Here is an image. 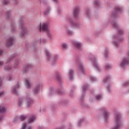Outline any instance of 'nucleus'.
<instances>
[{"label": "nucleus", "instance_id": "f257e3e1", "mask_svg": "<svg viewBox=\"0 0 129 129\" xmlns=\"http://www.w3.org/2000/svg\"><path fill=\"white\" fill-rule=\"evenodd\" d=\"M5 19L7 21H10L11 23V32L14 33L16 32L17 27H16V23L13 20V17L12 16V10H8L5 13Z\"/></svg>", "mask_w": 129, "mask_h": 129}, {"label": "nucleus", "instance_id": "f03ea898", "mask_svg": "<svg viewBox=\"0 0 129 129\" xmlns=\"http://www.w3.org/2000/svg\"><path fill=\"white\" fill-rule=\"evenodd\" d=\"M18 26L19 29L22 30V32L20 33V37H24L28 33V30H27V27L25 26V21L22 18H19L18 20Z\"/></svg>", "mask_w": 129, "mask_h": 129}, {"label": "nucleus", "instance_id": "7ed1b4c3", "mask_svg": "<svg viewBox=\"0 0 129 129\" xmlns=\"http://www.w3.org/2000/svg\"><path fill=\"white\" fill-rule=\"evenodd\" d=\"M39 32L40 33H47V36H49V24L46 23H40L39 24Z\"/></svg>", "mask_w": 129, "mask_h": 129}, {"label": "nucleus", "instance_id": "20e7f679", "mask_svg": "<svg viewBox=\"0 0 129 129\" xmlns=\"http://www.w3.org/2000/svg\"><path fill=\"white\" fill-rule=\"evenodd\" d=\"M14 58L15 59V62L14 63V68H17L19 66V59L17 58V54L16 53L12 54L7 60V63L12 61Z\"/></svg>", "mask_w": 129, "mask_h": 129}, {"label": "nucleus", "instance_id": "39448f33", "mask_svg": "<svg viewBox=\"0 0 129 129\" xmlns=\"http://www.w3.org/2000/svg\"><path fill=\"white\" fill-rule=\"evenodd\" d=\"M115 126L113 127L112 129H118L120 127L121 124L120 123V115L119 114H116L115 119Z\"/></svg>", "mask_w": 129, "mask_h": 129}, {"label": "nucleus", "instance_id": "423d86ee", "mask_svg": "<svg viewBox=\"0 0 129 129\" xmlns=\"http://www.w3.org/2000/svg\"><path fill=\"white\" fill-rule=\"evenodd\" d=\"M26 104L27 107H32V104H34V100L27 95L26 98Z\"/></svg>", "mask_w": 129, "mask_h": 129}, {"label": "nucleus", "instance_id": "0eeeda50", "mask_svg": "<svg viewBox=\"0 0 129 129\" xmlns=\"http://www.w3.org/2000/svg\"><path fill=\"white\" fill-rule=\"evenodd\" d=\"M19 87H20V83H19V82H17L16 85L11 88V92L12 94L18 95L17 89H19Z\"/></svg>", "mask_w": 129, "mask_h": 129}, {"label": "nucleus", "instance_id": "6e6552de", "mask_svg": "<svg viewBox=\"0 0 129 129\" xmlns=\"http://www.w3.org/2000/svg\"><path fill=\"white\" fill-rule=\"evenodd\" d=\"M33 65L31 63H27L24 66V68L23 70V73H26V72H28L31 68H32Z\"/></svg>", "mask_w": 129, "mask_h": 129}, {"label": "nucleus", "instance_id": "1a4fd4ad", "mask_svg": "<svg viewBox=\"0 0 129 129\" xmlns=\"http://www.w3.org/2000/svg\"><path fill=\"white\" fill-rule=\"evenodd\" d=\"M41 88V84H38L36 85L35 87L33 88V94H38L39 91H40V89Z\"/></svg>", "mask_w": 129, "mask_h": 129}, {"label": "nucleus", "instance_id": "9d476101", "mask_svg": "<svg viewBox=\"0 0 129 129\" xmlns=\"http://www.w3.org/2000/svg\"><path fill=\"white\" fill-rule=\"evenodd\" d=\"M14 42V38L10 37L6 41V47H10V46H12L13 45V43Z\"/></svg>", "mask_w": 129, "mask_h": 129}, {"label": "nucleus", "instance_id": "9b49d317", "mask_svg": "<svg viewBox=\"0 0 129 129\" xmlns=\"http://www.w3.org/2000/svg\"><path fill=\"white\" fill-rule=\"evenodd\" d=\"M129 63V59L127 58H124L122 60V63H120L121 67H124L125 65H127Z\"/></svg>", "mask_w": 129, "mask_h": 129}, {"label": "nucleus", "instance_id": "f8f14e48", "mask_svg": "<svg viewBox=\"0 0 129 129\" xmlns=\"http://www.w3.org/2000/svg\"><path fill=\"white\" fill-rule=\"evenodd\" d=\"M79 13V8L77 7L75 8L74 10V17L75 18H77V17L78 16V13Z\"/></svg>", "mask_w": 129, "mask_h": 129}, {"label": "nucleus", "instance_id": "ddd939ff", "mask_svg": "<svg viewBox=\"0 0 129 129\" xmlns=\"http://www.w3.org/2000/svg\"><path fill=\"white\" fill-rule=\"evenodd\" d=\"M25 84L26 88H28V89L31 88V84H30V82L27 79H25Z\"/></svg>", "mask_w": 129, "mask_h": 129}, {"label": "nucleus", "instance_id": "4468645a", "mask_svg": "<svg viewBox=\"0 0 129 129\" xmlns=\"http://www.w3.org/2000/svg\"><path fill=\"white\" fill-rule=\"evenodd\" d=\"M104 118L105 119H107V118H108L109 116V113L107 112V111H106V109H104Z\"/></svg>", "mask_w": 129, "mask_h": 129}, {"label": "nucleus", "instance_id": "2eb2a0df", "mask_svg": "<svg viewBox=\"0 0 129 129\" xmlns=\"http://www.w3.org/2000/svg\"><path fill=\"white\" fill-rule=\"evenodd\" d=\"M7 111L6 108L5 107H2V106H0V113H4Z\"/></svg>", "mask_w": 129, "mask_h": 129}, {"label": "nucleus", "instance_id": "dca6fc26", "mask_svg": "<svg viewBox=\"0 0 129 129\" xmlns=\"http://www.w3.org/2000/svg\"><path fill=\"white\" fill-rule=\"evenodd\" d=\"M34 120H35V116H32V117L29 118L28 122V123H31V122H33Z\"/></svg>", "mask_w": 129, "mask_h": 129}, {"label": "nucleus", "instance_id": "f3484780", "mask_svg": "<svg viewBox=\"0 0 129 129\" xmlns=\"http://www.w3.org/2000/svg\"><path fill=\"white\" fill-rule=\"evenodd\" d=\"M73 44L77 48H80L81 46V43L79 42H74Z\"/></svg>", "mask_w": 129, "mask_h": 129}, {"label": "nucleus", "instance_id": "a211bd4d", "mask_svg": "<svg viewBox=\"0 0 129 129\" xmlns=\"http://www.w3.org/2000/svg\"><path fill=\"white\" fill-rule=\"evenodd\" d=\"M26 118H27V116L23 115H21L19 117V119H20L21 121H24Z\"/></svg>", "mask_w": 129, "mask_h": 129}, {"label": "nucleus", "instance_id": "6ab92c4d", "mask_svg": "<svg viewBox=\"0 0 129 129\" xmlns=\"http://www.w3.org/2000/svg\"><path fill=\"white\" fill-rule=\"evenodd\" d=\"M24 99H19L18 100V106H21V105H22V104H23V101Z\"/></svg>", "mask_w": 129, "mask_h": 129}, {"label": "nucleus", "instance_id": "aec40b11", "mask_svg": "<svg viewBox=\"0 0 129 129\" xmlns=\"http://www.w3.org/2000/svg\"><path fill=\"white\" fill-rule=\"evenodd\" d=\"M19 120H20V118L18 116H16L13 119V122L14 123H16V122H18Z\"/></svg>", "mask_w": 129, "mask_h": 129}, {"label": "nucleus", "instance_id": "412c9836", "mask_svg": "<svg viewBox=\"0 0 129 129\" xmlns=\"http://www.w3.org/2000/svg\"><path fill=\"white\" fill-rule=\"evenodd\" d=\"M73 73H74L73 70H70L69 74H70V79H72V78H73Z\"/></svg>", "mask_w": 129, "mask_h": 129}, {"label": "nucleus", "instance_id": "4be33fe9", "mask_svg": "<svg viewBox=\"0 0 129 129\" xmlns=\"http://www.w3.org/2000/svg\"><path fill=\"white\" fill-rule=\"evenodd\" d=\"M3 5H4L5 6H7L8 4H10V1L9 0H4L2 2Z\"/></svg>", "mask_w": 129, "mask_h": 129}, {"label": "nucleus", "instance_id": "5701e85b", "mask_svg": "<svg viewBox=\"0 0 129 129\" xmlns=\"http://www.w3.org/2000/svg\"><path fill=\"white\" fill-rule=\"evenodd\" d=\"M36 42L33 43L32 45L30 46L31 49H32V50H36Z\"/></svg>", "mask_w": 129, "mask_h": 129}, {"label": "nucleus", "instance_id": "b1692460", "mask_svg": "<svg viewBox=\"0 0 129 129\" xmlns=\"http://www.w3.org/2000/svg\"><path fill=\"white\" fill-rule=\"evenodd\" d=\"M57 60H58V55H55L53 58V64H54L55 62H57Z\"/></svg>", "mask_w": 129, "mask_h": 129}, {"label": "nucleus", "instance_id": "393cba45", "mask_svg": "<svg viewBox=\"0 0 129 129\" xmlns=\"http://www.w3.org/2000/svg\"><path fill=\"white\" fill-rule=\"evenodd\" d=\"M5 70H6V71H10V70H11L12 69V67L7 66H5L4 68Z\"/></svg>", "mask_w": 129, "mask_h": 129}, {"label": "nucleus", "instance_id": "a878e982", "mask_svg": "<svg viewBox=\"0 0 129 129\" xmlns=\"http://www.w3.org/2000/svg\"><path fill=\"white\" fill-rule=\"evenodd\" d=\"M7 79H8L9 81H12V80H13V75H9L7 77Z\"/></svg>", "mask_w": 129, "mask_h": 129}, {"label": "nucleus", "instance_id": "bb28decb", "mask_svg": "<svg viewBox=\"0 0 129 129\" xmlns=\"http://www.w3.org/2000/svg\"><path fill=\"white\" fill-rule=\"evenodd\" d=\"M45 53L46 56H47V60H49V51H48V50H45Z\"/></svg>", "mask_w": 129, "mask_h": 129}, {"label": "nucleus", "instance_id": "cd10ccee", "mask_svg": "<svg viewBox=\"0 0 129 129\" xmlns=\"http://www.w3.org/2000/svg\"><path fill=\"white\" fill-rule=\"evenodd\" d=\"M79 67L80 69H81V70H82V71H84V68H83V65H82L81 63H80L79 64Z\"/></svg>", "mask_w": 129, "mask_h": 129}, {"label": "nucleus", "instance_id": "c85d7f7f", "mask_svg": "<svg viewBox=\"0 0 129 129\" xmlns=\"http://www.w3.org/2000/svg\"><path fill=\"white\" fill-rule=\"evenodd\" d=\"M96 98L97 99V100H100V99L102 98V96H101V95H98L96 96Z\"/></svg>", "mask_w": 129, "mask_h": 129}, {"label": "nucleus", "instance_id": "c756f323", "mask_svg": "<svg viewBox=\"0 0 129 129\" xmlns=\"http://www.w3.org/2000/svg\"><path fill=\"white\" fill-rule=\"evenodd\" d=\"M56 79L58 81L61 80V77H60V75L59 74L56 75Z\"/></svg>", "mask_w": 129, "mask_h": 129}, {"label": "nucleus", "instance_id": "7c9ffc66", "mask_svg": "<svg viewBox=\"0 0 129 129\" xmlns=\"http://www.w3.org/2000/svg\"><path fill=\"white\" fill-rule=\"evenodd\" d=\"M39 42H40V43H43L44 44H45V43H46V40L44 38H42V40H39Z\"/></svg>", "mask_w": 129, "mask_h": 129}, {"label": "nucleus", "instance_id": "2f4dec72", "mask_svg": "<svg viewBox=\"0 0 129 129\" xmlns=\"http://www.w3.org/2000/svg\"><path fill=\"white\" fill-rule=\"evenodd\" d=\"M49 41H52V40H53V36L50 33L49 34Z\"/></svg>", "mask_w": 129, "mask_h": 129}, {"label": "nucleus", "instance_id": "473e14b6", "mask_svg": "<svg viewBox=\"0 0 129 129\" xmlns=\"http://www.w3.org/2000/svg\"><path fill=\"white\" fill-rule=\"evenodd\" d=\"M49 14V9H47V10H45L44 11V15L45 16H48Z\"/></svg>", "mask_w": 129, "mask_h": 129}, {"label": "nucleus", "instance_id": "72a5a7b5", "mask_svg": "<svg viewBox=\"0 0 129 129\" xmlns=\"http://www.w3.org/2000/svg\"><path fill=\"white\" fill-rule=\"evenodd\" d=\"M105 69H106V70H108V69H109V68H111V66H109V64H107L105 66Z\"/></svg>", "mask_w": 129, "mask_h": 129}, {"label": "nucleus", "instance_id": "f704fd0d", "mask_svg": "<svg viewBox=\"0 0 129 129\" xmlns=\"http://www.w3.org/2000/svg\"><path fill=\"white\" fill-rule=\"evenodd\" d=\"M62 46L64 49H67V44H66V43H63Z\"/></svg>", "mask_w": 129, "mask_h": 129}, {"label": "nucleus", "instance_id": "c9c22d12", "mask_svg": "<svg viewBox=\"0 0 129 129\" xmlns=\"http://www.w3.org/2000/svg\"><path fill=\"white\" fill-rule=\"evenodd\" d=\"M94 66L96 67V68H98V66L97 65V63H96V61H94Z\"/></svg>", "mask_w": 129, "mask_h": 129}, {"label": "nucleus", "instance_id": "e433bc0d", "mask_svg": "<svg viewBox=\"0 0 129 129\" xmlns=\"http://www.w3.org/2000/svg\"><path fill=\"white\" fill-rule=\"evenodd\" d=\"M71 24L73 27H75V26H76V23H74L73 21L71 22Z\"/></svg>", "mask_w": 129, "mask_h": 129}, {"label": "nucleus", "instance_id": "4c0bfd02", "mask_svg": "<svg viewBox=\"0 0 129 129\" xmlns=\"http://www.w3.org/2000/svg\"><path fill=\"white\" fill-rule=\"evenodd\" d=\"M121 10V9L119 7H117V8H116V12H120Z\"/></svg>", "mask_w": 129, "mask_h": 129}, {"label": "nucleus", "instance_id": "58836bf2", "mask_svg": "<svg viewBox=\"0 0 129 129\" xmlns=\"http://www.w3.org/2000/svg\"><path fill=\"white\" fill-rule=\"evenodd\" d=\"M4 93H5V92L4 91L0 92V96H3V95H4Z\"/></svg>", "mask_w": 129, "mask_h": 129}, {"label": "nucleus", "instance_id": "ea45409f", "mask_svg": "<svg viewBox=\"0 0 129 129\" xmlns=\"http://www.w3.org/2000/svg\"><path fill=\"white\" fill-rule=\"evenodd\" d=\"M68 34H69V35H71L72 34V32L70 30H68Z\"/></svg>", "mask_w": 129, "mask_h": 129}, {"label": "nucleus", "instance_id": "a19ab883", "mask_svg": "<svg viewBox=\"0 0 129 129\" xmlns=\"http://www.w3.org/2000/svg\"><path fill=\"white\" fill-rule=\"evenodd\" d=\"M14 2L15 5H17L18 4V0H13Z\"/></svg>", "mask_w": 129, "mask_h": 129}, {"label": "nucleus", "instance_id": "79ce46f5", "mask_svg": "<svg viewBox=\"0 0 129 129\" xmlns=\"http://www.w3.org/2000/svg\"><path fill=\"white\" fill-rule=\"evenodd\" d=\"M43 3L44 5H46L47 4V1L46 0H43Z\"/></svg>", "mask_w": 129, "mask_h": 129}, {"label": "nucleus", "instance_id": "37998d69", "mask_svg": "<svg viewBox=\"0 0 129 129\" xmlns=\"http://www.w3.org/2000/svg\"><path fill=\"white\" fill-rule=\"evenodd\" d=\"M91 80H92V81H95V78L94 77H92L91 78Z\"/></svg>", "mask_w": 129, "mask_h": 129}, {"label": "nucleus", "instance_id": "c03bdc74", "mask_svg": "<svg viewBox=\"0 0 129 129\" xmlns=\"http://www.w3.org/2000/svg\"><path fill=\"white\" fill-rule=\"evenodd\" d=\"M3 84V81L0 78V87L2 86V85Z\"/></svg>", "mask_w": 129, "mask_h": 129}, {"label": "nucleus", "instance_id": "a18cd8bd", "mask_svg": "<svg viewBox=\"0 0 129 129\" xmlns=\"http://www.w3.org/2000/svg\"><path fill=\"white\" fill-rule=\"evenodd\" d=\"M3 117H4V116H3V115L0 116V122H1V121H2V120H3Z\"/></svg>", "mask_w": 129, "mask_h": 129}, {"label": "nucleus", "instance_id": "49530a36", "mask_svg": "<svg viewBox=\"0 0 129 129\" xmlns=\"http://www.w3.org/2000/svg\"><path fill=\"white\" fill-rule=\"evenodd\" d=\"M49 91H50L51 93H53V92H54L52 88H50Z\"/></svg>", "mask_w": 129, "mask_h": 129}, {"label": "nucleus", "instance_id": "de8ad7c7", "mask_svg": "<svg viewBox=\"0 0 129 129\" xmlns=\"http://www.w3.org/2000/svg\"><path fill=\"white\" fill-rule=\"evenodd\" d=\"M3 65H4V62L0 61V66H3Z\"/></svg>", "mask_w": 129, "mask_h": 129}, {"label": "nucleus", "instance_id": "09e8293b", "mask_svg": "<svg viewBox=\"0 0 129 129\" xmlns=\"http://www.w3.org/2000/svg\"><path fill=\"white\" fill-rule=\"evenodd\" d=\"M108 79H109V77L106 78V79L105 80V82H106L108 80Z\"/></svg>", "mask_w": 129, "mask_h": 129}, {"label": "nucleus", "instance_id": "8fccbe9b", "mask_svg": "<svg viewBox=\"0 0 129 129\" xmlns=\"http://www.w3.org/2000/svg\"><path fill=\"white\" fill-rule=\"evenodd\" d=\"M124 85H128V82H125L124 83Z\"/></svg>", "mask_w": 129, "mask_h": 129}, {"label": "nucleus", "instance_id": "3c124183", "mask_svg": "<svg viewBox=\"0 0 129 129\" xmlns=\"http://www.w3.org/2000/svg\"><path fill=\"white\" fill-rule=\"evenodd\" d=\"M2 54H3V50L0 49V56H2Z\"/></svg>", "mask_w": 129, "mask_h": 129}, {"label": "nucleus", "instance_id": "603ef678", "mask_svg": "<svg viewBox=\"0 0 129 129\" xmlns=\"http://www.w3.org/2000/svg\"><path fill=\"white\" fill-rule=\"evenodd\" d=\"M122 33H123V31L122 30H119V34H122Z\"/></svg>", "mask_w": 129, "mask_h": 129}, {"label": "nucleus", "instance_id": "864d4df0", "mask_svg": "<svg viewBox=\"0 0 129 129\" xmlns=\"http://www.w3.org/2000/svg\"><path fill=\"white\" fill-rule=\"evenodd\" d=\"M114 45H115V46H116L117 47V42H115L114 43Z\"/></svg>", "mask_w": 129, "mask_h": 129}, {"label": "nucleus", "instance_id": "5fc2aeb1", "mask_svg": "<svg viewBox=\"0 0 129 129\" xmlns=\"http://www.w3.org/2000/svg\"><path fill=\"white\" fill-rule=\"evenodd\" d=\"M25 46L26 48H28V43H26Z\"/></svg>", "mask_w": 129, "mask_h": 129}, {"label": "nucleus", "instance_id": "6e6d98bb", "mask_svg": "<svg viewBox=\"0 0 129 129\" xmlns=\"http://www.w3.org/2000/svg\"><path fill=\"white\" fill-rule=\"evenodd\" d=\"M83 91H84V90H85V87H83Z\"/></svg>", "mask_w": 129, "mask_h": 129}, {"label": "nucleus", "instance_id": "4d7b16f0", "mask_svg": "<svg viewBox=\"0 0 129 129\" xmlns=\"http://www.w3.org/2000/svg\"><path fill=\"white\" fill-rule=\"evenodd\" d=\"M27 129H32V127H28L27 128Z\"/></svg>", "mask_w": 129, "mask_h": 129}, {"label": "nucleus", "instance_id": "13d9d810", "mask_svg": "<svg viewBox=\"0 0 129 129\" xmlns=\"http://www.w3.org/2000/svg\"><path fill=\"white\" fill-rule=\"evenodd\" d=\"M54 2H55V3H57V2H58V0H53Z\"/></svg>", "mask_w": 129, "mask_h": 129}, {"label": "nucleus", "instance_id": "bf43d9fd", "mask_svg": "<svg viewBox=\"0 0 129 129\" xmlns=\"http://www.w3.org/2000/svg\"><path fill=\"white\" fill-rule=\"evenodd\" d=\"M95 4L97 5H98V2H95Z\"/></svg>", "mask_w": 129, "mask_h": 129}, {"label": "nucleus", "instance_id": "052dcab7", "mask_svg": "<svg viewBox=\"0 0 129 129\" xmlns=\"http://www.w3.org/2000/svg\"><path fill=\"white\" fill-rule=\"evenodd\" d=\"M127 55L129 56V51L127 52Z\"/></svg>", "mask_w": 129, "mask_h": 129}, {"label": "nucleus", "instance_id": "680f3d73", "mask_svg": "<svg viewBox=\"0 0 129 129\" xmlns=\"http://www.w3.org/2000/svg\"><path fill=\"white\" fill-rule=\"evenodd\" d=\"M115 25H116V24H114V27H116V26Z\"/></svg>", "mask_w": 129, "mask_h": 129}, {"label": "nucleus", "instance_id": "e2e57ef3", "mask_svg": "<svg viewBox=\"0 0 129 129\" xmlns=\"http://www.w3.org/2000/svg\"><path fill=\"white\" fill-rule=\"evenodd\" d=\"M105 56H106V52L105 53Z\"/></svg>", "mask_w": 129, "mask_h": 129}, {"label": "nucleus", "instance_id": "0e129e2a", "mask_svg": "<svg viewBox=\"0 0 129 129\" xmlns=\"http://www.w3.org/2000/svg\"><path fill=\"white\" fill-rule=\"evenodd\" d=\"M39 129H41V127H39Z\"/></svg>", "mask_w": 129, "mask_h": 129}]
</instances>
